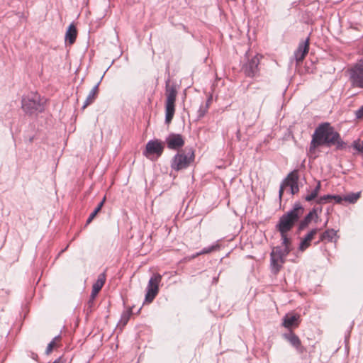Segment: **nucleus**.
I'll return each instance as SVG.
<instances>
[{"label":"nucleus","instance_id":"19","mask_svg":"<svg viewBox=\"0 0 363 363\" xmlns=\"http://www.w3.org/2000/svg\"><path fill=\"white\" fill-rule=\"evenodd\" d=\"M100 82H101V81L99 82L89 93V94L84 101V104L82 106L83 109H84L87 106H89V104H92L94 101V100L97 96V94H98L99 86Z\"/></svg>","mask_w":363,"mask_h":363},{"label":"nucleus","instance_id":"39","mask_svg":"<svg viewBox=\"0 0 363 363\" xmlns=\"http://www.w3.org/2000/svg\"><path fill=\"white\" fill-rule=\"evenodd\" d=\"M94 218V217H93L91 215H89V218L86 220V225L89 224L93 220Z\"/></svg>","mask_w":363,"mask_h":363},{"label":"nucleus","instance_id":"7","mask_svg":"<svg viewBox=\"0 0 363 363\" xmlns=\"http://www.w3.org/2000/svg\"><path fill=\"white\" fill-rule=\"evenodd\" d=\"M162 275L160 274H153L149 281L146 289L145 301L151 303L157 296L159 291V284L161 282Z\"/></svg>","mask_w":363,"mask_h":363},{"label":"nucleus","instance_id":"28","mask_svg":"<svg viewBox=\"0 0 363 363\" xmlns=\"http://www.w3.org/2000/svg\"><path fill=\"white\" fill-rule=\"evenodd\" d=\"M332 200V194H327L322 196H320L317 200L316 203L318 204H323Z\"/></svg>","mask_w":363,"mask_h":363},{"label":"nucleus","instance_id":"40","mask_svg":"<svg viewBox=\"0 0 363 363\" xmlns=\"http://www.w3.org/2000/svg\"><path fill=\"white\" fill-rule=\"evenodd\" d=\"M199 255H201V254H200V251H199V252H196V253H195V254H194V255H192L190 257V259H194V258L197 257H198V256H199Z\"/></svg>","mask_w":363,"mask_h":363},{"label":"nucleus","instance_id":"2","mask_svg":"<svg viewBox=\"0 0 363 363\" xmlns=\"http://www.w3.org/2000/svg\"><path fill=\"white\" fill-rule=\"evenodd\" d=\"M46 99L38 93H29L21 100V107L26 115L38 116L45 110Z\"/></svg>","mask_w":363,"mask_h":363},{"label":"nucleus","instance_id":"31","mask_svg":"<svg viewBox=\"0 0 363 363\" xmlns=\"http://www.w3.org/2000/svg\"><path fill=\"white\" fill-rule=\"evenodd\" d=\"M281 240H282V245L284 247L289 246L290 247V239L287 237L286 233L281 234Z\"/></svg>","mask_w":363,"mask_h":363},{"label":"nucleus","instance_id":"37","mask_svg":"<svg viewBox=\"0 0 363 363\" xmlns=\"http://www.w3.org/2000/svg\"><path fill=\"white\" fill-rule=\"evenodd\" d=\"M286 187L282 184V183L280 185L279 191V199H281L282 195L284 194V189Z\"/></svg>","mask_w":363,"mask_h":363},{"label":"nucleus","instance_id":"9","mask_svg":"<svg viewBox=\"0 0 363 363\" xmlns=\"http://www.w3.org/2000/svg\"><path fill=\"white\" fill-rule=\"evenodd\" d=\"M261 57L258 55H255L247 61L242 66V70L245 74L249 77H254L259 72V64Z\"/></svg>","mask_w":363,"mask_h":363},{"label":"nucleus","instance_id":"33","mask_svg":"<svg viewBox=\"0 0 363 363\" xmlns=\"http://www.w3.org/2000/svg\"><path fill=\"white\" fill-rule=\"evenodd\" d=\"M355 116L358 119H363V106L355 111Z\"/></svg>","mask_w":363,"mask_h":363},{"label":"nucleus","instance_id":"13","mask_svg":"<svg viewBox=\"0 0 363 363\" xmlns=\"http://www.w3.org/2000/svg\"><path fill=\"white\" fill-rule=\"evenodd\" d=\"M284 338L288 341L289 342V343L294 347L296 348V350L299 352V353H302L303 352V351L305 350H304V347L301 345V342L299 339V337L296 335L294 334V333H292L291 331H290L289 333H285L284 334Z\"/></svg>","mask_w":363,"mask_h":363},{"label":"nucleus","instance_id":"5","mask_svg":"<svg viewBox=\"0 0 363 363\" xmlns=\"http://www.w3.org/2000/svg\"><path fill=\"white\" fill-rule=\"evenodd\" d=\"M177 94L176 87L173 85L170 86L169 82H167L166 84L167 100L165 103V123L167 124H169L174 117Z\"/></svg>","mask_w":363,"mask_h":363},{"label":"nucleus","instance_id":"14","mask_svg":"<svg viewBox=\"0 0 363 363\" xmlns=\"http://www.w3.org/2000/svg\"><path fill=\"white\" fill-rule=\"evenodd\" d=\"M318 231V228H313L303 238L298 246L299 251L303 252L310 246L311 240L317 234Z\"/></svg>","mask_w":363,"mask_h":363},{"label":"nucleus","instance_id":"16","mask_svg":"<svg viewBox=\"0 0 363 363\" xmlns=\"http://www.w3.org/2000/svg\"><path fill=\"white\" fill-rule=\"evenodd\" d=\"M291 252V248L289 246H286L284 247H277L272 253H274V255L278 257L280 259V262L281 264L284 263L285 257L289 254Z\"/></svg>","mask_w":363,"mask_h":363},{"label":"nucleus","instance_id":"21","mask_svg":"<svg viewBox=\"0 0 363 363\" xmlns=\"http://www.w3.org/2000/svg\"><path fill=\"white\" fill-rule=\"evenodd\" d=\"M270 261H271V268L272 272L274 274H278L281 268V263L280 262V259L278 258L274 253L270 254Z\"/></svg>","mask_w":363,"mask_h":363},{"label":"nucleus","instance_id":"1","mask_svg":"<svg viewBox=\"0 0 363 363\" xmlns=\"http://www.w3.org/2000/svg\"><path fill=\"white\" fill-rule=\"evenodd\" d=\"M323 145L328 147L335 145L337 150H343L347 145L340 133L328 122L320 123L315 128L312 135L309 152L314 153L317 147Z\"/></svg>","mask_w":363,"mask_h":363},{"label":"nucleus","instance_id":"8","mask_svg":"<svg viewBox=\"0 0 363 363\" xmlns=\"http://www.w3.org/2000/svg\"><path fill=\"white\" fill-rule=\"evenodd\" d=\"M106 281V275L105 273H101L98 276L97 280L93 284L91 294L90 295L89 299L86 304V311L87 313H91L93 311V308L94 307V300L100 291L101 288L103 287L104 283Z\"/></svg>","mask_w":363,"mask_h":363},{"label":"nucleus","instance_id":"41","mask_svg":"<svg viewBox=\"0 0 363 363\" xmlns=\"http://www.w3.org/2000/svg\"><path fill=\"white\" fill-rule=\"evenodd\" d=\"M31 357H32V358L33 359H36L37 357H38V355L36 354H35V353H32V356Z\"/></svg>","mask_w":363,"mask_h":363},{"label":"nucleus","instance_id":"38","mask_svg":"<svg viewBox=\"0 0 363 363\" xmlns=\"http://www.w3.org/2000/svg\"><path fill=\"white\" fill-rule=\"evenodd\" d=\"M52 363H66L65 359L62 357H60L55 359Z\"/></svg>","mask_w":363,"mask_h":363},{"label":"nucleus","instance_id":"30","mask_svg":"<svg viewBox=\"0 0 363 363\" xmlns=\"http://www.w3.org/2000/svg\"><path fill=\"white\" fill-rule=\"evenodd\" d=\"M210 101V99H208V101ZM208 108V102L206 103V105L205 107L201 105L198 111V117L199 118L203 117L204 115L206 114V113L207 112Z\"/></svg>","mask_w":363,"mask_h":363},{"label":"nucleus","instance_id":"10","mask_svg":"<svg viewBox=\"0 0 363 363\" xmlns=\"http://www.w3.org/2000/svg\"><path fill=\"white\" fill-rule=\"evenodd\" d=\"M164 150V144L159 140H151L147 142L144 151V155L148 157L150 155H156L157 157L161 156Z\"/></svg>","mask_w":363,"mask_h":363},{"label":"nucleus","instance_id":"18","mask_svg":"<svg viewBox=\"0 0 363 363\" xmlns=\"http://www.w3.org/2000/svg\"><path fill=\"white\" fill-rule=\"evenodd\" d=\"M77 31L75 26L71 23L65 33V40L69 44H73L77 38Z\"/></svg>","mask_w":363,"mask_h":363},{"label":"nucleus","instance_id":"27","mask_svg":"<svg viewBox=\"0 0 363 363\" xmlns=\"http://www.w3.org/2000/svg\"><path fill=\"white\" fill-rule=\"evenodd\" d=\"M353 148L363 156V142L360 140H354L352 143Z\"/></svg>","mask_w":363,"mask_h":363},{"label":"nucleus","instance_id":"15","mask_svg":"<svg viewBox=\"0 0 363 363\" xmlns=\"http://www.w3.org/2000/svg\"><path fill=\"white\" fill-rule=\"evenodd\" d=\"M299 318L300 315L297 314H286L283 318V325L287 328H291L292 326H297L298 325Z\"/></svg>","mask_w":363,"mask_h":363},{"label":"nucleus","instance_id":"25","mask_svg":"<svg viewBox=\"0 0 363 363\" xmlns=\"http://www.w3.org/2000/svg\"><path fill=\"white\" fill-rule=\"evenodd\" d=\"M220 247V245L217 242L211 246L204 247L202 250L200 251V254L204 255V254L211 253L213 252L219 250Z\"/></svg>","mask_w":363,"mask_h":363},{"label":"nucleus","instance_id":"3","mask_svg":"<svg viewBox=\"0 0 363 363\" xmlns=\"http://www.w3.org/2000/svg\"><path fill=\"white\" fill-rule=\"evenodd\" d=\"M303 208L299 202L294 203L291 210L280 217L277 229L280 234L287 233L303 215Z\"/></svg>","mask_w":363,"mask_h":363},{"label":"nucleus","instance_id":"34","mask_svg":"<svg viewBox=\"0 0 363 363\" xmlns=\"http://www.w3.org/2000/svg\"><path fill=\"white\" fill-rule=\"evenodd\" d=\"M317 195L315 194L313 192H311V194L306 195L305 197H304V199L306 201H313V199H315V198H317Z\"/></svg>","mask_w":363,"mask_h":363},{"label":"nucleus","instance_id":"23","mask_svg":"<svg viewBox=\"0 0 363 363\" xmlns=\"http://www.w3.org/2000/svg\"><path fill=\"white\" fill-rule=\"evenodd\" d=\"M132 314V309L130 308L125 311H124L122 314L119 321V325L124 326L128 322L130 317Z\"/></svg>","mask_w":363,"mask_h":363},{"label":"nucleus","instance_id":"35","mask_svg":"<svg viewBox=\"0 0 363 363\" xmlns=\"http://www.w3.org/2000/svg\"><path fill=\"white\" fill-rule=\"evenodd\" d=\"M332 199L335 201L336 203H341L344 201V197L340 195H332Z\"/></svg>","mask_w":363,"mask_h":363},{"label":"nucleus","instance_id":"17","mask_svg":"<svg viewBox=\"0 0 363 363\" xmlns=\"http://www.w3.org/2000/svg\"><path fill=\"white\" fill-rule=\"evenodd\" d=\"M314 216H317V214L315 209L313 208L300 222L298 227V230L301 231L303 230L306 228H307Z\"/></svg>","mask_w":363,"mask_h":363},{"label":"nucleus","instance_id":"12","mask_svg":"<svg viewBox=\"0 0 363 363\" xmlns=\"http://www.w3.org/2000/svg\"><path fill=\"white\" fill-rule=\"evenodd\" d=\"M309 50V38L298 44V48L294 52V57L297 63L301 62Z\"/></svg>","mask_w":363,"mask_h":363},{"label":"nucleus","instance_id":"29","mask_svg":"<svg viewBox=\"0 0 363 363\" xmlns=\"http://www.w3.org/2000/svg\"><path fill=\"white\" fill-rule=\"evenodd\" d=\"M105 201H106V197L104 196V199H102V201L97 205V206L95 208L94 211L90 215H91L93 217L95 218L96 216L98 214V213L101 210V208L105 203Z\"/></svg>","mask_w":363,"mask_h":363},{"label":"nucleus","instance_id":"20","mask_svg":"<svg viewBox=\"0 0 363 363\" xmlns=\"http://www.w3.org/2000/svg\"><path fill=\"white\" fill-rule=\"evenodd\" d=\"M294 180L296 184L298 182V175L296 170L291 172L281 183L285 187H291L292 184H294V182H292Z\"/></svg>","mask_w":363,"mask_h":363},{"label":"nucleus","instance_id":"24","mask_svg":"<svg viewBox=\"0 0 363 363\" xmlns=\"http://www.w3.org/2000/svg\"><path fill=\"white\" fill-rule=\"evenodd\" d=\"M360 195V192L350 193L344 196V201L350 203H354L359 199Z\"/></svg>","mask_w":363,"mask_h":363},{"label":"nucleus","instance_id":"6","mask_svg":"<svg viewBox=\"0 0 363 363\" xmlns=\"http://www.w3.org/2000/svg\"><path fill=\"white\" fill-rule=\"evenodd\" d=\"M352 86L363 89V58L348 69Z\"/></svg>","mask_w":363,"mask_h":363},{"label":"nucleus","instance_id":"32","mask_svg":"<svg viewBox=\"0 0 363 363\" xmlns=\"http://www.w3.org/2000/svg\"><path fill=\"white\" fill-rule=\"evenodd\" d=\"M293 182H294V184H292L291 187H290V193L292 195H294L298 192L299 186H298V183L296 184L294 180Z\"/></svg>","mask_w":363,"mask_h":363},{"label":"nucleus","instance_id":"26","mask_svg":"<svg viewBox=\"0 0 363 363\" xmlns=\"http://www.w3.org/2000/svg\"><path fill=\"white\" fill-rule=\"evenodd\" d=\"M60 339V335H57L52 339V340L48 344V345L47 347V349L45 351L46 354H49L52 351L54 347H56V345H57L56 342Z\"/></svg>","mask_w":363,"mask_h":363},{"label":"nucleus","instance_id":"4","mask_svg":"<svg viewBox=\"0 0 363 363\" xmlns=\"http://www.w3.org/2000/svg\"><path fill=\"white\" fill-rule=\"evenodd\" d=\"M194 160V152L191 148L177 153L171 161V168L177 172L187 168Z\"/></svg>","mask_w":363,"mask_h":363},{"label":"nucleus","instance_id":"11","mask_svg":"<svg viewBox=\"0 0 363 363\" xmlns=\"http://www.w3.org/2000/svg\"><path fill=\"white\" fill-rule=\"evenodd\" d=\"M167 146L170 150H177L184 145V140L182 135L171 133L166 138Z\"/></svg>","mask_w":363,"mask_h":363},{"label":"nucleus","instance_id":"22","mask_svg":"<svg viewBox=\"0 0 363 363\" xmlns=\"http://www.w3.org/2000/svg\"><path fill=\"white\" fill-rule=\"evenodd\" d=\"M337 235V231L334 229H328L323 233L320 235L321 241L332 242L334 237Z\"/></svg>","mask_w":363,"mask_h":363},{"label":"nucleus","instance_id":"36","mask_svg":"<svg viewBox=\"0 0 363 363\" xmlns=\"http://www.w3.org/2000/svg\"><path fill=\"white\" fill-rule=\"evenodd\" d=\"M320 188H321V183L320 181H318L317 185L315 186V187L313 189V190L311 192H313L315 194H316L318 196V193L320 190Z\"/></svg>","mask_w":363,"mask_h":363}]
</instances>
